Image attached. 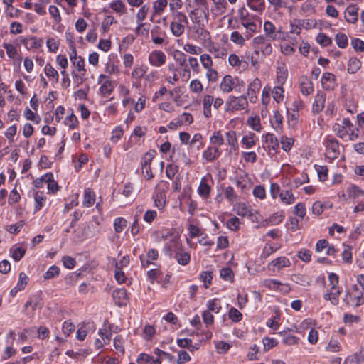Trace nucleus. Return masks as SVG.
Returning a JSON list of instances; mask_svg holds the SVG:
<instances>
[{
    "label": "nucleus",
    "instance_id": "nucleus-31",
    "mask_svg": "<svg viewBox=\"0 0 364 364\" xmlns=\"http://www.w3.org/2000/svg\"><path fill=\"white\" fill-rule=\"evenodd\" d=\"M46 178H46V183L48 191H50L53 193H56L59 190L60 186H58V183L54 180L53 173H46Z\"/></svg>",
    "mask_w": 364,
    "mask_h": 364
},
{
    "label": "nucleus",
    "instance_id": "nucleus-32",
    "mask_svg": "<svg viewBox=\"0 0 364 364\" xmlns=\"http://www.w3.org/2000/svg\"><path fill=\"white\" fill-rule=\"evenodd\" d=\"M155 154L156 151L154 150H151L146 152L141 158V167L151 166V164L155 156Z\"/></svg>",
    "mask_w": 364,
    "mask_h": 364
},
{
    "label": "nucleus",
    "instance_id": "nucleus-20",
    "mask_svg": "<svg viewBox=\"0 0 364 364\" xmlns=\"http://www.w3.org/2000/svg\"><path fill=\"white\" fill-rule=\"evenodd\" d=\"M210 191L211 186L208 183L207 178H202L198 188V194L203 198H207L210 196Z\"/></svg>",
    "mask_w": 364,
    "mask_h": 364
},
{
    "label": "nucleus",
    "instance_id": "nucleus-42",
    "mask_svg": "<svg viewBox=\"0 0 364 364\" xmlns=\"http://www.w3.org/2000/svg\"><path fill=\"white\" fill-rule=\"evenodd\" d=\"M171 13L173 18V22L188 24V18L183 12L176 11Z\"/></svg>",
    "mask_w": 364,
    "mask_h": 364
},
{
    "label": "nucleus",
    "instance_id": "nucleus-4",
    "mask_svg": "<svg viewBox=\"0 0 364 364\" xmlns=\"http://www.w3.org/2000/svg\"><path fill=\"white\" fill-rule=\"evenodd\" d=\"M353 125L348 118H344L341 124L336 123L333 127L335 134L341 139L346 137L351 131Z\"/></svg>",
    "mask_w": 364,
    "mask_h": 364
},
{
    "label": "nucleus",
    "instance_id": "nucleus-10",
    "mask_svg": "<svg viewBox=\"0 0 364 364\" xmlns=\"http://www.w3.org/2000/svg\"><path fill=\"white\" fill-rule=\"evenodd\" d=\"M342 287H336L334 289H329L326 293L323 294V299L326 301H329L333 305H338L339 303V296L342 293Z\"/></svg>",
    "mask_w": 364,
    "mask_h": 364
},
{
    "label": "nucleus",
    "instance_id": "nucleus-55",
    "mask_svg": "<svg viewBox=\"0 0 364 364\" xmlns=\"http://www.w3.org/2000/svg\"><path fill=\"white\" fill-rule=\"evenodd\" d=\"M154 353L157 355L156 358L160 359V361L161 362V360H166L169 362H172L174 360V356L171 354L166 353L165 351H163L159 348H156L154 350Z\"/></svg>",
    "mask_w": 364,
    "mask_h": 364
},
{
    "label": "nucleus",
    "instance_id": "nucleus-38",
    "mask_svg": "<svg viewBox=\"0 0 364 364\" xmlns=\"http://www.w3.org/2000/svg\"><path fill=\"white\" fill-rule=\"evenodd\" d=\"M210 142L218 146L224 144L223 135L220 130L215 131L210 137Z\"/></svg>",
    "mask_w": 364,
    "mask_h": 364
},
{
    "label": "nucleus",
    "instance_id": "nucleus-9",
    "mask_svg": "<svg viewBox=\"0 0 364 364\" xmlns=\"http://www.w3.org/2000/svg\"><path fill=\"white\" fill-rule=\"evenodd\" d=\"M359 8L355 4L349 5L345 10V19L348 23H355L358 19Z\"/></svg>",
    "mask_w": 364,
    "mask_h": 364
},
{
    "label": "nucleus",
    "instance_id": "nucleus-8",
    "mask_svg": "<svg viewBox=\"0 0 364 364\" xmlns=\"http://www.w3.org/2000/svg\"><path fill=\"white\" fill-rule=\"evenodd\" d=\"M176 252L174 257L177 260L178 263L181 265H186L191 260V255L188 252H185L182 248L181 245L176 243Z\"/></svg>",
    "mask_w": 364,
    "mask_h": 364
},
{
    "label": "nucleus",
    "instance_id": "nucleus-28",
    "mask_svg": "<svg viewBox=\"0 0 364 364\" xmlns=\"http://www.w3.org/2000/svg\"><path fill=\"white\" fill-rule=\"evenodd\" d=\"M95 201V193L90 188H86L84 192L83 205L86 207L92 206Z\"/></svg>",
    "mask_w": 364,
    "mask_h": 364
},
{
    "label": "nucleus",
    "instance_id": "nucleus-6",
    "mask_svg": "<svg viewBox=\"0 0 364 364\" xmlns=\"http://www.w3.org/2000/svg\"><path fill=\"white\" fill-rule=\"evenodd\" d=\"M148 60L152 66L161 67L165 64L166 55L161 50H154L149 53Z\"/></svg>",
    "mask_w": 364,
    "mask_h": 364
},
{
    "label": "nucleus",
    "instance_id": "nucleus-59",
    "mask_svg": "<svg viewBox=\"0 0 364 364\" xmlns=\"http://www.w3.org/2000/svg\"><path fill=\"white\" fill-rule=\"evenodd\" d=\"M116 23L117 21L112 16H107L102 22L101 28L103 32H107L109 29L110 26Z\"/></svg>",
    "mask_w": 364,
    "mask_h": 364
},
{
    "label": "nucleus",
    "instance_id": "nucleus-2",
    "mask_svg": "<svg viewBox=\"0 0 364 364\" xmlns=\"http://www.w3.org/2000/svg\"><path fill=\"white\" fill-rule=\"evenodd\" d=\"M343 301L350 306L357 307L362 305L364 302L363 291L359 289L357 285H353L352 291L346 294Z\"/></svg>",
    "mask_w": 364,
    "mask_h": 364
},
{
    "label": "nucleus",
    "instance_id": "nucleus-41",
    "mask_svg": "<svg viewBox=\"0 0 364 364\" xmlns=\"http://www.w3.org/2000/svg\"><path fill=\"white\" fill-rule=\"evenodd\" d=\"M195 33L198 35L199 40L204 42L210 39V33L203 27L196 26L194 27Z\"/></svg>",
    "mask_w": 364,
    "mask_h": 364
},
{
    "label": "nucleus",
    "instance_id": "nucleus-15",
    "mask_svg": "<svg viewBox=\"0 0 364 364\" xmlns=\"http://www.w3.org/2000/svg\"><path fill=\"white\" fill-rule=\"evenodd\" d=\"M336 79L333 74L331 73H323L321 78V85L323 89L330 90L334 88Z\"/></svg>",
    "mask_w": 364,
    "mask_h": 364
},
{
    "label": "nucleus",
    "instance_id": "nucleus-39",
    "mask_svg": "<svg viewBox=\"0 0 364 364\" xmlns=\"http://www.w3.org/2000/svg\"><path fill=\"white\" fill-rule=\"evenodd\" d=\"M44 71L46 76L50 79H54L55 82L58 81L59 75L58 71L50 64L47 63L45 65Z\"/></svg>",
    "mask_w": 364,
    "mask_h": 364
},
{
    "label": "nucleus",
    "instance_id": "nucleus-35",
    "mask_svg": "<svg viewBox=\"0 0 364 364\" xmlns=\"http://www.w3.org/2000/svg\"><path fill=\"white\" fill-rule=\"evenodd\" d=\"M271 41H269L268 39L265 42V43H264L263 45L259 46L257 50H255L254 51V55H258L259 51H261L262 55H269L272 53V45H271Z\"/></svg>",
    "mask_w": 364,
    "mask_h": 364
},
{
    "label": "nucleus",
    "instance_id": "nucleus-62",
    "mask_svg": "<svg viewBox=\"0 0 364 364\" xmlns=\"http://www.w3.org/2000/svg\"><path fill=\"white\" fill-rule=\"evenodd\" d=\"M315 168L317 171L319 180L325 181L328 178V168L325 166L315 165Z\"/></svg>",
    "mask_w": 364,
    "mask_h": 364
},
{
    "label": "nucleus",
    "instance_id": "nucleus-64",
    "mask_svg": "<svg viewBox=\"0 0 364 364\" xmlns=\"http://www.w3.org/2000/svg\"><path fill=\"white\" fill-rule=\"evenodd\" d=\"M280 142L282 149L285 151H289L292 147L294 139L292 138L282 136L280 139Z\"/></svg>",
    "mask_w": 364,
    "mask_h": 364
},
{
    "label": "nucleus",
    "instance_id": "nucleus-26",
    "mask_svg": "<svg viewBox=\"0 0 364 364\" xmlns=\"http://www.w3.org/2000/svg\"><path fill=\"white\" fill-rule=\"evenodd\" d=\"M247 6L252 11L262 12L265 9L264 0H247Z\"/></svg>",
    "mask_w": 364,
    "mask_h": 364
},
{
    "label": "nucleus",
    "instance_id": "nucleus-44",
    "mask_svg": "<svg viewBox=\"0 0 364 364\" xmlns=\"http://www.w3.org/2000/svg\"><path fill=\"white\" fill-rule=\"evenodd\" d=\"M262 87L261 80L255 78L248 86L247 94H257Z\"/></svg>",
    "mask_w": 364,
    "mask_h": 364
},
{
    "label": "nucleus",
    "instance_id": "nucleus-18",
    "mask_svg": "<svg viewBox=\"0 0 364 364\" xmlns=\"http://www.w3.org/2000/svg\"><path fill=\"white\" fill-rule=\"evenodd\" d=\"M46 196L43 191H36L34 194V212L39 211L46 203Z\"/></svg>",
    "mask_w": 364,
    "mask_h": 364
},
{
    "label": "nucleus",
    "instance_id": "nucleus-1",
    "mask_svg": "<svg viewBox=\"0 0 364 364\" xmlns=\"http://www.w3.org/2000/svg\"><path fill=\"white\" fill-rule=\"evenodd\" d=\"M248 106L247 97L242 95L235 97L230 95L225 102V110L227 112H235L245 109Z\"/></svg>",
    "mask_w": 364,
    "mask_h": 364
},
{
    "label": "nucleus",
    "instance_id": "nucleus-56",
    "mask_svg": "<svg viewBox=\"0 0 364 364\" xmlns=\"http://www.w3.org/2000/svg\"><path fill=\"white\" fill-rule=\"evenodd\" d=\"M64 123L68 126L70 129H75L78 125V119L77 117L72 112L69 116L66 117Z\"/></svg>",
    "mask_w": 364,
    "mask_h": 364
},
{
    "label": "nucleus",
    "instance_id": "nucleus-58",
    "mask_svg": "<svg viewBox=\"0 0 364 364\" xmlns=\"http://www.w3.org/2000/svg\"><path fill=\"white\" fill-rule=\"evenodd\" d=\"M228 316L233 322H239L242 318V314L235 307H231L228 311Z\"/></svg>",
    "mask_w": 364,
    "mask_h": 364
},
{
    "label": "nucleus",
    "instance_id": "nucleus-43",
    "mask_svg": "<svg viewBox=\"0 0 364 364\" xmlns=\"http://www.w3.org/2000/svg\"><path fill=\"white\" fill-rule=\"evenodd\" d=\"M235 210L237 215L245 217L250 216L252 215L250 210L247 207L244 203H239L235 205Z\"/></svg>",
    "mask_w": 364,
    "mask_h": 364
},
{
    "label": "nucleus",
    "instance_id": "nucleus-3",
    "mask_svg": "<svg viewBox=\"0 0 364 364\" xmlns=\"http://www.w3.org/2000/svg\"><path fill=\"white\" fill-rule=\"evenodd\" d=\"M326 146V156L329 160L332 161L338 157L340 154L338 141L333 138L328 137L324 141Z\"/></svg>",
    "mask_w": 364,
    "mask_h": 364
},
{
    "label": "nucleus",
    "instance_id": "nucleus-48",
    "mask_svg": "<svg viewBox=\"0 0 364 364\" xmlns=\"http://www.w3.org/2000/svg\"><path fill=\"white\" fill-rule=\"evenodd\" d=\"M265 141L269 148L276 150L279 147V143L277 137L273 134L268 133L265 136Z\"/></svg>",
    "mask_w": 364,
    "mask_h": 364
},
{
    "label": "nucleus",
    "instance_id": "nucleus-57",
    "mask_svg": "<svg viewBox=\"0 0 364 364\" xmlns=\"http://www.w3.org/2000/svg\"><path fill=\"white\" fill-rule=\"evenodd\" d=\"M263 286L269 289L277 291L282 286V283L277 279H268L263 281Z\"/></svg>",
    "mask_w": 364,
    "mask_h": 364
},
{
    "label": "nucleus",
    "instance_id": "nucleus-13",
    "mask_svg": "<svg viewBox=\"0 0 364 364\" xmlns=\"http://www.w3.org/2000/svg\"><path fill=\"white\" fill-rule=\"evenodd\" d=\"M326 102V94L323 92H318L314 98V102L312 105V112L318 114L321 112L324 108Z\"/></svg>",
    "mask_w": 364,
    "mask_h": 364
},
{
    "label": "nucleus",
    "instance_id": "nucleus-22",
    "mask_svg": "<svg viewBox=\"0 0 364 364\" xmlns=\"http://www.w3.org/2000/svg\"><path fill=\"white\" fill-rule=\"evenodd\" d=\"M213 102V97L210 95H205L203 100V114L206 118H210L211 114V106Z\"/></svg>",
    "mask_w": 364,
    "mask_h": 364
},
{
    "label": "nucleus",
    "instance_id": "nucleus-47",
    "mask_svg": "<svg viewBox=\"0 0 364 364\" xmlns=\"http://www.w3.org/2000/svg\"><path fill=\"white\" fill-rule=\"evenodd\" d=\"M281 200L286 204H291L294 202L295 198L291 191H283L280 193Z\"/></svg>",
    "mask_w": 364,
    "mask_h": 364
},
{
    "label": "nucleus",
    "instance_id": "nucleus-63",
    "mask_svg": "<svg viewBox=\"0 0 364 364\" xmlns=\"http://www.w3.org/2000/svg\"><path fill=\"white\" fill-rule=\"evenodd\" d=\"M224 194L230 203H232L236 201L237 196L232 186H228L225 190Z\"/></svg>",
    "mask_w": 364,
    "mask_h": 364
},
{
    "label": "nucleus",
    "instance_id": "nucleus-16",
    "mask_svg": "<svg viewBox=\"0 0 364 364\" xmlns=\"http://www.w3.org/2000/svg\"><path fill=\"white\" fill-rule=\"evenodd\" d=\"M277 80L279 85H283L287 78L288 71L286 65L282 63L277 67Z\"/></svg>",
    "mask_w": 364,
    "mask_h": 364
},
{
    "label": "nucleus",
    "instance_id": "nucleus-45",
    "mask_svg": "<svg viewBox=\"0 0 364 364\" xmlns=\"http://www.w3.org/2000/svg\"><path fill=\"white\" fill-rule=\"evenodd\" d=\"M104 70L109 75H117L119 72L118 65L111 59H109L106 63Z\"/></svg>",
    "mask_w": 364,
    "mask_h": 364
},
{
    "label": "nucleus",
    "instance_id": "nucleus-54",
    "mask_svg": "<svg viewBox=\"0 0 364 364\" xmlns=\"http://www.w3.org/2000/svg\"><path fill=\"white\" fill-rule=\"evenodd\" d=\"M149 11V6L147 4L142 5L136 14V23L142 22L146 17Z\"/></svg>",
    "mask_w": 364,
    "mask_h": 364
},
{
    "label": "nucleus",
    "instance_id": "nucleus-50",
    "mask_svg": "<svg viewBox=\"0 0 364 364\" xmlns=\"http://www.w3.org/2000/svg\"><path fill=\"white\" fill-rule=\"evenodd\" d=\"M147 68L144 65L136 66L132 72V77L134 79H141L146 73Z\"/></svg>",
    "mask_w": 364,
    "mask_h": 364
},
{
    "label": "nucleus",
    "instance_id": "nucleus-21",
    "mask_svg": "<svg viewBox=\"0 0 364 364\" xmlns=\"http://www.w3.org/2000/svg\"><path fill=\"white\" fill-rule=\"evenodd\" d=\"M257 140V139L255 134L250 132L249 134L243 136L241 143L243 147L247 149H250L255 146Z\"/></svg>",
    "mask_w": 364,
    "mask_h": 364
},
{
    "label": "nucleus",
    "instance_id": "nucleus-37",
    "mask_svg": "<svg viewBox=\"0 0 364 364\" xmlns=\"http://www.w3.org/2000/svg\"><path fill=\"white\" fill-rule=\"evenodd\" d=\"M73 53L75 54V60H73V65L77 68L79 72H86L85 69V60L80 56H77L75 48L73 49Z\"/></svg>",
    "mask_w": 364,
    "mask_h": 364
},
{
    "label": "nucleus",
    "instance_id": "nucleus-52",
    "mask_svg": "<svg viewBox=\"0 0 364 364\" xmlns=\"http://www.w3.org/2000/svg\"><path fill=\"white\" fill-rule=\"evenodd\" d=\"M3 47L6 50L9 58L14 59L18 55V50L14 45L9 43H4Z\"/></svg>",
    "mask_w": 364,
    "mask_h": 364
},
{
    "label": "nucleus",
    "instance_id": "nucleus-24",
    "mask_svg": "<svg viewBox=\"0 0 364 364\" xmlns=\"http://www.w3.org/2000/svg\"><path fill=\"white\" fill-rule=\"evenodd\" d=\"M168 5V0H156L153 3V16H160Z\"/></svg>",
    "mask_w": 364,
    "mask_h": 364
},
{
    "label": "nucleus",
    "instance_id": "nucleus-19",
    "mask_svg": "<svg viewBox=\"0 0 364 364\" xmlns=\"http://www.w3.org/2000/svg\"><path fill=\"white\" fill-rule=\"evenodd\" d=\"M299 86L301 93L304 95H309L314 91L313 83L311 80L306 77H303L301 79Z\"/></svg>",
    "mask_w": 364,
    "mask_h": 364
},
{
    "label": "nucleus",
    "instance_id": "nucleus-34",
    "mask_svg": "<svg viewBox=\"0 0 364 364\" xmlns=\"http://www.w3.org/2000/svg\"><path fill=\"white\" fill-rule=\"evenodd\" d=\"M272 94L273 96L274 100L277 102L279 103L284 100V90L282 87V85H279L273 88L272 90Z\"/></svg>",
    "mask_w": 364,
    "mask_h": 364
},
{
    "label": "nucleus",
    "instance_id": "nucleus-46",
    "mask_svg": "<svg viewBox=\"0 0 364 364\" xmlns=\"http://www.w3.org/2000/svg\"><path fill=\"white\" fill-rule=\"evenodd\" d=\"M208 310L209 312L218 313L221 309L220 301L217 299L209 300L207 303Z\"/></svg>",
    "mask_w": 364,
    "mask_h": 364
},
{
    "label": "nucleus",
    "instance_id": "nucleus-36",
    "mask_svg": "<svg viewBox=\"0 0 364 364\" xmlns=\"http://www.w3.org/2000/svg\"><path fill=\"white\" fill-rule=\"evenodd\" d=\"M283 122V117L279 111L274 112L273 119L271 120V123L276 131L282 129Z\"/></svg>",
    "mask_w": 364,
    "mask_h": 364
},
{
    "label": "nucleus",
    "instance_id": "nucleus-29",
    "mask_svg": "<svg viewBox=\"0 0 364 364\" xmlns=\"http://www.w3.org/2000/svg\"><path fill=\"white\" fill-rule=\"evenodd\" d=\"M188 24L179 23L171 21L170 23V30L172 35L175 37H180L185 31V26Z\"/></svg>",
    "mask_w": 364,
    "mask_h": 364
},
{
    "label": "nucleus",
    "instance_id": "nucleus-23",
    "mask_svg": "<svg viewBox=\"0 0 364 364\" xmlns=\"http://www.w3.org/2000/svg\"><path fill=\"white\" fill-rule=\"evenodd\" d=\"M363 361H364V350H360L348 356L344 361V364H359Z\"/></svg>",
    "mask_w": 364,
    "mask_h": 364
},
{
    "label": "nucleus",
    "instance_id": "nucleus-25",
    "mask_svg": "<svg viewBox=\"0 0 364 364\" xmlns=\"http://www.w3.org/2000/svg\"><path fill=\"white\" fill-rule=\"evenodd\" d=\"M114 89V86L113 85V82L110 80H107L103 82L102 85L100 87V92L103 97H108L110 95Z\"/></svg>",
    "mask_w": 364,
    "mask_h": 364
},
{
    "label": "nucleus",
    "instance_id": "nucleus-5",
    "mask_svg": "<svg viewBox=\"0 0 364 364\" xmlns=\"http://www.w3.org/2000/svg\"><path fill=\"white\" fill-rule=\"evenodd\" d=\"M238 85H240L238 77H233L230 75H226L223 77L220 84V89L223 92L229 93Z\"/></svg>",
    "mask_w": 364,
    "mask_h": 364
},
{
    "label": "nucleus",
    "instance_id": "nucleus-53",
    "mask_svg": "<svg viewBox=\"0 0 364 364\" xmlns=\"http://www.w3.org/2000/svg\"><path fill=\"white\" fill-rule=\"evenodd\" d=\"M335 41L337 46L341 48H345L348 46V37L344 33H339L336 34Z\"/></svg>",
    "mask_w": 364,
    "mask_h": 364
},
{
    "label": "nucleus",
    "instance_id": "nucleus-51",
    "mask_svg": "<svg viewBox=\"0 0 364 364\" xmlns=\"http://www.w3.org/2000/svg\"><path fill=\"white\" fill-rule=\"evenodd\" d=\"M127 225V222L124 218L122 217L117 218L114 222L115 232L118 233L122 232Z\"/></svg>",
    "mask_w": 364,
    "mask_h": 364
},
{
    "label": "nucleus",
    "instance_id": "nucleus-40",
    "mask_svg": "<svg viewBox=\"0 0 364 364\" xmlns=\"http://www.w3.org/2000/svg\"><path fill=\"white\" fill-rule=\"evenodd\" d=\"M60 272V268L55 265H52L43 274L46 280H49L59 276Z\"/></svg>",
    "mask_w": 364,
    "mask_h": 364
},
{
    "label": "nucleus",
    "instance_id": "nucleus-11",
    "mask_svg": "<svg viewBox=\"0 0 364 364\" xmlns=\"http://www.w3.org/2000/svg\"><path fill=\"white\" fill-rule=\"evenodd\" d=\"M112 297L119 306H126L128 301L127 291L125 289H116L112 293Z\"/></svg>",
    "mask_w": 364,
    "mask_h": 364
},
{
    "label": "nucleus",
    "instance_id": "nucleus-17",
    "mask_svg": "<svg viewBox=\"0 0 364 364\" xmlns=\"http://www.w3.org/2000/svg\"><path fill=\"white\" fill-rule=\"evenodd\" d=\"M221 152L218 147L209 146L203 152V158L207 161H213L218 158Z\"/></svg>",
    "mask_w": 364,
    "mask_h": 364
},
{
    "label": "nucleus",
    "instance_id": "nucleus-7",
    "mask_svg": "<svg viewBox=\"0 0 364 364\" xmlns=\"http://www.w3.org/2000/svg\"><path fill=\"white\" fill-rule=\"evenodd\" d=\"M290 260L286 257H279L267 264L269 270L275 272L281 270L284 267H289L291 266Z\"/></svg>",
    "mask_w": 364,
    "mask_h": 364
},
{
    "label": "nucleus",
    "instance_id": "nucleus-30",
    "mask_svg": "<svg viewBox=\"0 0 364 364\" xmlns=\"http://www.w3.org/2000/svg\"><path fill=\"white\" fill-rule=\"evenodd\" d=\"M362 63L357 58H350L348 62L347 71L348 73L354 74L361 68Z\"/></svg>",
    "mask_w": 364,
    "mask_h": 364
},
{
    "label": "nucleus",
    "instance_id": "nucleus-27",
    "mask_svg": "<svg viewBox=\"0 0 364 364\" xmlns=\"http://www.w3.org/2000/svg\"><path fill=\"white\" fill-rule=\"evenodd\" d=\"M136 362L138 364H161L160 359H155L152 356L145 353H141L138 356Z\"/></svg>",
    "mask_w": 364,
    "mask_h": 364
},
{
    "label": "nucleus",
    "instance_id": "nucleus-12",
    "mask_svg": "<svg viewBox=\"0 0 364 364\" xmlns=\"http://www.w3.org/2000/svg\"><path fill=\"white\" fill-rule=\"evenodd\" d=\"M264 31L265 36L269 41H275L276 39L279 38L277 35L281 31L280 29L277 31L275 26L271 21H267L264 22Z\"/></svg>",
    "mask_w": 364,
    "mask_h": 364
},
{
    "label": "nucleus",
    "instance_id": "nucleus-33",
    "mask_svg": "<svg viewBox=\"0 0 364 364\" xmlns=\"http://www.w3.org/2000/svg\"><path fill=\"white\" fill-rule=\"evenodd\" d=\"M12 258L18 262L20 261L26 254V249L22 247L14 246L10 249Z\"/></svg>",
    "mask_w": 364,
    "mask_h": 364
},
{
    "label": "nucleus",
    "instance_id": "nucleus-14",
    "mask_svg": "<svg viewBox=\"0 0 364 364\" xmlns=\"http://www.w3.org/2000/svg\"><path fill=\"white\" fill-rule=\"evenodd\" d=\"M227 144L230 146V152H237L239 149L238 141L236 132L233 130H229L225 133Z\"/></svg>",
    "mask_w": 364,
    "mask_h": 364
},
{
    "label": "nucleus",
    "instance_id": "nucleus-49",
    "mask_svg": "<svg viewBox=\"0 0 364 364\" xmlns=\"http://www.w3.org/2000/svg\"><path fill=\"white\" fill-rule=\"evenodd\" d=\"M316 40V42L323 47L328 46L332 43L331 38L323 33H318Z\"/></svg>",
    "mask_w": 364,
    "mask_h": 364
},
{
    "label": "nucleus",
    "instance_id": "nucleus-60",
    "mask_svg": "<svg viewBox=\"0 0 364 364\" xmlns=\"http://www.w3.org/2000/svg\"><path fill=\"white\" fill-rule=\"evenodd\" d=\"M230 41L234 43L242 46L245 45V37L242 36L238 31H233L230 35Z\"/></svg>",
    "mask_w": 364,
    "mask_h": 364
},
{
    "label": "nucleus",
    "instance_id": "nucleus-61",
    "mask_svg": "<svg viewBox=\"0 0 364 364\" xmlns=\"http://www.w3.org/2000/svg\"><path fill=\"white\" fill-rule=\"evenodd\" d=\"M80 73L77 74L75 72H72V76L73 78V82L76 85V86H80L86 80V72H80Z\"/></svg>",
    "mask_w": 364,
    "mask_h": 364
}]
</instances>
